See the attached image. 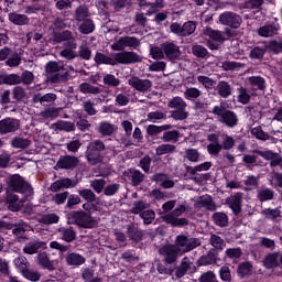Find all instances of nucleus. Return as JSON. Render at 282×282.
Here are the masks:
<instances>
[{
    "instance_id": "nucleus-51",
    "label": "nucleus",
    "mask_w": 282,
    "mask_h": 282,
    "mask_svg": "<svg viewBox=\"0 0 282 282\" xmlns=\"http://www.w3.org/2000/svg\"><path fill=\"white\" fill-rule=\"evenodd\" d=\"M170 109H186L188 105L184 101L182 97H174L170 102H169Z\"/></svg>"
},
{
    "instance_id": "nucleus-35",
    "label": "nucleus",
    "mask_w": 282,
    "mask_h": 282,
    "mask_svg": "<svg viewBox=\"0 0 282 282\" xmlns=\"http://www.w3.org/2000/svg\"><path fill=\"white\" fill-rule=\"evenodd\" d=\"M169 129H173V126H171V124H163V126L150 124L147 128V133H148V135H158V134L162 133V131H169Z\"/></svg>"
},
{
    "instance_id": "nucleus-46",
    "label": "nucleus",
    "mask_w": 282,
    "mask_h": 282,
    "mask_svg": "<svg viewBox=\"0 0 282 282\" xmlns=\"http://www.w3.org/2000/svg\"><path fill=\"white\" fill-rule=\"evenodd\" d=\"M163 142H178L180 141V131L177 130H171L165 131L161 138Z\"/></svg>"
},
{
    "instance_id": "nucleus-61",
    "label": "nucleus",
    "mask_w": 282,
    "mask_h": 282,
    "mask_svg": "<svg viewBox=\"0 0 282 282\" xmlns=\"http://www.w3.org/2000/svg\"><path fill=\"white\" fill-rule=\"evenodd\" d=\"M58 219L59 217L56 214H46L40 218V221L41 224H46L47 226H50L52 224H58Z\"/></svg>"
},
{
    "instance_id": "nucleus-33",
    "label": "nucleus",
    "mask_w": 282,
    "mask_h": 282,
    "mask_svg": "<svg viewBox=\"0 0 282 282\" xmlns=\"http://www.w3.org/2000/svg\"><path fill=\"white\" fill-rule=\"evenodd\" d=\"M257 197L259 202H272V199H274V191L268 187H262L258 191Z\"/></svg>"
},
{
    "instance_id": "nucleus-6",
    "label": "nucleus",
    "mask_w": 282,
    "mask_h": 282,
    "mask_svg": "<svg viewBox=\"0 0 282 282\" xmlns=\"http://www.w3.org/2000/svg\"><path fill=\"white\" fill-rule=\"evenodd\" d=\"M202 246V242L197 238H189L186 235H178L175 238L174 247L180 251L181 254H186L191 250H195Z\"/></svg>"
},
{
    "instance_id": "nucleus-39",
    "label": "nucleus",
    "mask_w": 282,
    "mask_h": 282,
    "mask_svg": "<svg viewBox=\"0 0 282 282\" xmlns=\"http://www.w3.org/2000/svg\"><path fill=\"white\" fill-rule=\"evenodd\" d=\"M185 100H197L202 97V90L195 87H187L183 93Z\"/></svg>"
},
{
    "instance_id": "nucleus-14",
    "label": "nucleus",
    "mask_w": 282,
    "mask_h": 282,
    "mask_svg": "<svg viewBox=\"0 0 282 282\" xmlns=\"http://www.w3.org/2000/svg\"><path fill=\"white\" fill-rule=\"evenodd\" d=\"M80 161L77 156L74 155H62L56 162V169L65 170V171H74Z\"/></svg>"
},
{
    "instance_id": "nucleus-30",
    "label": "nucleus",
    "mask_w": 282,
    "mask_h": 282,
    "mask_svg": "<svg viewBox=\"0 0 282 282\" xmlns=\"http://www.w3.org/2000/svg\"><path fill=\"white\" fill-rule=\"evenodd\" d=\"M58 232L61 234L63 241H66V243L76 241V230H74V228H59Z\"/></svg>"
},
{
    "instance_id": "nucleus-21",
    "label": "nucleus",
    "mask_w": 282,
    "mask_h": 282,
    "mask_svg": "<svg viewBox=\"0 0 282 282\" xmlns=\"http://www.w3.org/2000/svg\"><path fill=\"white\" fill-rule=\"evenodd\" d=\"M78 182H73L72 178H61L51 184L52 193H58L63 188H75Z\"/></svg>"
},
{
    "instance_id": "nucleus-8",
    "label": "nucleus",
    "mask_w": 282,
    "mask_h": 282,
    "mask_svg": "<svg viewBox=\"0 0 282 282\" xmlns=\"http://www.w3.org/2000/svg\"><path fill=\"white\" fill-rule=\"evenodd\" d=\"M159 254L163 257L164 263L167 265H175L177 259L182 256L174 245H165L159 249Z\"/></svg>"
},
{
    "instance_id": "nucleus-7",
    "label": "nucleus",
    "mask_w": 282,
    "mask_h": 282,
    "mask_svg": "<svg viewBox=\"0 0 282 282\" xmlns=\"http://www.w3.org/2000/svg\"><path fill=\"white\" fill-rule=\"evenodd\" d=\"M218 21L220 25H226L229 30H239L241 23H243L241 15L232 11L223 12L218 18Z\"/></svg>"
},
{
    "instance_id": "nucleus-27",
    "label": "nucleus",
    "mask_w": 282,
    "mask_h": 282,
    "mask_svg": "<svg viewBox=\"0 0 282 282\" xmlns=\"http://www.w3.org/2000/svg\"><path fill=\"white\" fill-rule=\"evenodd\" d=\"M217 94L220 98H230L232 96V86L226 80H220L217 85Z\"/></svg>"
},
{
    "instance_id": "nucleus-20",
    "label": "nucleus",
    "mask_w": 282,
    "mask_h": 282,
    "mask_svg": "<svg viewBox=\"0 0 282 282\" xmlns=\"http://www.w3.org/2000/svg\"><path fill=\"white\" fill-rule=\"evenodd\" d=\"M280 30L279 24L272 23V24H265L263 26H260L257 31L259 36H262V39H272V36L276 35Z\"/></svg>"
},
{
    "instance_id": "nucleus-19",
    "label": "nucleus",
    "mask_w": 282,
    "mask_h": 282,
    "mask_svg": "<svg viewBox=\"0 0 282 282\" xmlns=\"http://www.w3.org/2000/svg\"><path fill=\"white\" fill-rule=\"evenodd\" d=\"M194 208H206V210H217V204L213 202V197L210 195H204L197 198L194 203Z\"/></svg>"
},
{
    "instance_id": "nucleus-56",
    "label": "nucleus",
    "mask_w": 282,
    "mask_h": 282,
    "mask_svg": "<svg viewBox=\"0 0 282 282\" xmlns=\"http://www.w3.org/2000/svg\"><path fill=\"white\" fill-rule=\"evenodd\" d=\"M104 85H107V87H120V79L116 75L107 74L104 76Z\"/></svg>"
},
{
    "instance_id": "nucleus-43",
    "label": "nucleus",
    "mask_w": 282,
    "mask_h": 282,
    "mask_svg": "<svg viewBox=\"0 0 282 282\" xmlns=\"http://www.w3.org/2000/svg\"><path fill=\"white\" fill-rule=\"evenodd\" d=\"M30 144H32V141L21 137H15L11 141L13 149H28Z\"/></svg>"
},
{
    "instance_id": "nucleus-58",
    "label": "nucleus",
    "mask_w": 282,
    "mask_h": 282,
    "mask_svg": "<svg viewBox=\"0 0 282 282\" xmlns=\"http://www.w3.org/2000/svg\"><path fill=\"white\" fill-rule=\"evenodd\" d=\"M22 276H24V279H28V281H32V282L41 281V273L39 271H33V270H30V269H26L22 273Z\"/></svg>"
},
{
    "instance_id": "nucleus-26",
    "label": "nucleus",
    "mask_w": 282,
    "mask_h": 282,
    "mask_svg": "<svg viewBox=\"0 0 282 282\" xmlns=\"http://www.w3.org/2000/svg\"><path fill=\"white\" fill-rule=\"evenodd\" d=\"M8 19L10 23H13V25H30V18L25 14L11 12L8 14Z\"/></svg>"
},
{
    "instance_id": "nucleus-12",
    "label": "nucleus",
    "mask_w": 282,
    "mask_h": 282,
    "mask_svg": "<svg viewBox=\"0 0 282 282\" xmlns=\"http://www.w3.org/2000/svg\"><path fill=\"white\" fill-rule=\"evenodd\" d=\"M186 210V207L181 205L180 207H176L171 214L165 215L164 219L167 224H171L172 226H186L188 224V220L186 218H178L182 213Z\"/></svg>"
},
{
    "instance_id": "nucleus-47",
    "label": "nucleus",
    "mask_w": 282,
    "mask_h": 282,
    "mask_svg": "<svg viewBox=\"0 0 282 282\" xmlns=\"http://www.w3.org/2000/svg\"><path fill=\"white\" fill-rule=\"evenodd\" d=\"M161 120H166V113L162 111H152L147 115V122H160Z\"/></svg>"
},
{
    "instance_id": "nucleus-57",
    "label": "nucleus",
    "mask_w": 282,
    "mask_h": 282,
    "mask_svg": "<svg viewBox=\"0 0 282 282\" xmlns=\"http://www.w3.org/2000/svg\"><path fill=\"white\" fill-rule=\"evenodd\" d=\"M107 184V181L105 178H96L90 182L91 188L95 191V193H102L105 191V185Z\"/></svg>"
},
{
    "instance_id": "nucleus-42",
    "label": "nucleus",
    "mask_w": 282,
    "mask_h": 282,
    "mask_svg": "<svg viewBox=\"0 0 282 282\" xmlns=\"http://www.w3.org/2000/svg\"><path fill=\"white\" fill-rule=\"evenodd\" d=\"M185 160L197 164V162H202V153L197 149H188L185 151Z\"/></svg>"
},
{
    "instance_id": "nucleus-24",
    "label": "nucleus",
    "mask_w": 282,
    "mask_h": 282,
    "mask_svg": "<svg viewBox=\"0 0 282 282\" xmlns=\"http://www.w3.org/2000/svg\"><path fill=\"white\" fill-rule=\"evenodd\" d=\"M41 248L45 250L47 248V243H45V241L35 240L24 246L23 252L24 254H36Z\"/></svg>"
},
{
    "instance_id": "nucleus-2",
    "label": "nucleus",
    "mask_w": 282,
    "mask_h": 282,
    "mask_svg": "<svg viewBox=\"0 0 282 282\" xmlns=\"http://www.w3.org/2000/svg\"><path fill=\"white\" fill-rule=\"evenodd\" d=\"M212 113L218 118L221 124L228 127L229 129H235L239 124V117L232 110L226 109L224 104L215 106L212 110Z\"/></svg>"
},
{
    "instance_id": "nucleus-62",
    "label": "nucleus",
    "mask_w": 282,
    "mask_h": 282,
    "mask_svg": "<svg viewBox=\"0 0 282 282\" xmlns=\"http://www.w3.org/2000/svg\"><path fill=\"white\" fill-rule=\"evenodd\" d=\"M4 85H21V76L17 74H10L2 78Z\"/></svg>"
},
{
    "instance_id": "nucleus-59",
    "label": "nucleus",
    "mask_w": 282,
    "mask_h": 282,
    "mask_svg": "<svg viewBox=\"0 0 282 282\" xmlns=\"http://www.w3.org/2000/svg\"><path fill=\"white\" fill-rule=\"evenodd\" d=\"M223 143L220 144L221 149L225 151H230L235 147V139L228 134H223Z\"/></svg>"
},
{
    "instance_id": "nucleus-29",
    "label": "nucleus",
    "mask_w": 282,
    "mask_h": 282,
    "mask_svg": "<svg viewBox=\"0 0 282 282\" xmlns=\"http://www.w3.org/2000/svg\"><path fill=\"white\" fill-rule=\"evenodd\" d=\"M116 131V127L107 121L99 122L98 126V133L104 135V138H107L109 135H113V132Z\"/></svg>"
},
{
    "instance_id": "nucleus-38",
    "label": "nucleus",
    "mask_w": 282,
    "mask_h": 282,
    "mask_svg": "<svg viewBox=\"0 0 282 282\" xmlns=\"http://www.w3.org/2000/svg\"><path fill=\"white\" fill-rule=\"evenodd\" d=\"M128 175H130L133 186H140L144 182V174L140 170H129Z\"/></svg>"
},
{
    "instance_id": "nucleus-25",
    "label": "nucleus",
    "mask_w": 282,
    "mask_h": 282,
    "mask_svg": "<svg viewBox=\"0 0 282 282\" xmlns=\"http://www.w3.org/2000/svg\"><path fill=\"white\" fill-rule=\"evenodd\" d=\"M243 196L242 193H236L234 196L227 199V204L229 208L232 210L234 214L239 215L241 213V197Z\"/></svg>"
},
{
    "instance_id": "nucleus-3",
    "label": "nucleus",
    "mask_w": 282,
    "mask_h": 282,
    "mask_svg": "<svg viewBox=\"0 0 282 282\" xmlns=\"http://www.w3.org/2000/svg\"><path fill=\"white\" fill-rule=\"evenodd\" d=\"M107 147L105 142L99 139L91 141L86 151V158L91 166H96V164H100L102 162V151H105Z\"/></svg>"
},
{
    "instance_id": "nucleus-49",
    "label": "nucleus",
    "mask_w": 282,
    "mask_h": 282,
    "mask_svg": "<svg viewBox=\"0 0 282 282\" xmlns=\"http://www.w3.org/2000/svg\"><path fill=\"white\" fill-rule=\"evenodd\" d=\"M250 91H248L247 88H238V102H240V105H248V102H250Z\"/></svg>"
},
{
    "instance_id": "nucleus-36",
    "label": "nucleus",
    "mask_w": 282,
    "mask_h": 282,
    "mask_svg": "<svg viewBox=\"0 0 282 282\" xmlns=\"http://www.w3.org/2000/svg\"><path fill=\"white\" fill-rule=\"evenodd\" d=\"M248 83L253 89H265V79L261 76L248 77Z\"/></svg>"
},
{
    "instance_id": "nucleus-13",
    "label": "nucleus",
    "mask_w": 282,
    "mask_h": 282,
    "mask_svg": "<svg viewBox=\"0 0 282 282\" xmlns=\"http://www.w3.org/2000/svg\"><path fill=\"white\" fill-rule=\"evenodd\" d=\"M162 50L167 61H180L182 57V51H180V46L175 42H164Z\"/></svg>"
},
{
    "instance_id": "nucleus-34",
    "label": "nucleus",
    "mask_w": 282,
    "mask_h": 282,
    "mask_svg": "<svg viewBox=\"0 0 282 282\" xmlns=\"http://www.w3.org/2000/svg\"><path fill=\"white\" fill-rule=\"evenodd\" d=\"M88 17H91V13H89V8L86 6H79L75 10V20L80 23V21H87Z\"/></svg>"
},
{
    "instance_id": "nucleus-10",
    "label": "nucleus",
    "mask_w": 282,
    "mask_h": 282,
    "mask_svg": "<svg viewBox=\"0 0 282 282\" xmlns=\"http://www.w3.org/2000/svg\"><path fill=\"white\" fill-rule=\"evenodd\" d=\"M170 30L177 36H191V34H195V30H197V22L187 21L183 25L180 23H172Z\"/></svg>"
},
{
    "instance_id": "nucleus-16",
    "label": "nucleus",
    "mask_w": 282,
    "mask_h": 282,
    "mask_svg": "<svg viewBox=\"0 0 282 282\" xmlns=\"http://www.w3.org/2000/svg\"><path fill=\"white\" fill-rule=\"evenodd\" d=\"M53 41L55 43H63V41H68V47H72V50H76V47H78V44L76 43V37L72 34V31L68 30L61 33H54Z\"/></svg>"
},
{
    "instance_id": "nucleus-53",
    "label": "nucleus",
    "mask_w": 282,
    "mask_h": 282,
    "mask_svg": "<svg viewBox=\"0 0 282 282\" xmlns=\"http://www.w3.org/2000/svg\"><path fill=\"white\" fill-rule=\"evenodd\" d=\"M149 208V204L144 200H137L132 204L131 213L133 215H142V210H147Z\"/></svg>"
},
{
    "instance_id": "nucleus-40",
    "label": "nucleus",
    "mask_w": 282,
    "mask_h": 282,
    "mask_svg": "<svg viewBox=\"0 0 282 282\" xmlns=\"http://www.w3.org/2000/svg\"><path fill=\"white\" fill-rule=\"evenodd\" d=\"M79 91L82 94H93L94 96L100 94L102 90L97 87V86H94L89 83H83L79 85Z\"/></svg>"
},
{
    "instance_id": "nucleus-48",
    "label": "nucleus",
    "mask_w": 282,
    "mask_h": 282,
    "mask_svg": "<svg viewBox=\"0 0 282 282\" xmlns=\"http://www.w3.org/2000/svg\"><path fill=\"white\" fill-rule=\"evenodd\" d=\"M76 116L78 118L76 126L79 129V131H89L91 129V123L85 118H83V115L80 112L76 111Z\"/></svg>"
},
{
    "instance_id": "nucleus-9",
    "label": "nucleus",
    "mask_w": 282,
    "mask_h": 282,
    "mask_svg": "<svg viewBox=\"0 0 282 282\" xmlns=\"http://www.w3.org/2000/svg\"><path fill=\"white\" fill-rule=\"evenodd\" d=\"M205 34L216 43H224L225 41H230V39L236 36L235 31L230 28H225L224 31L214 30L213 28H207L205 30Z\"/></svg>"
},
{
    "instance_id": "nucleus-31",
    "label": "nucleus",
    "mask_w": 282,
    "mask_h": 282,
    "mask_svg": "<svg viewBox=\"0 0 282 282\" xmlns=\"http://www.w3.org/2000/svg\"><path fill=\"white\" fill-rule=\"evenodd\" d=\"M128 237L131 241H135V243H138V241H142L144 232L134 225H130L128 226Z\"/></svg>"
},
{
    "instance_id": "nucleus-11",
    "label": "nucleus",
    "mask_w": 282,
    "mask_h": 282,
    "mask_svg": "<svg viewBox=\"0 0 282 282\" xmlns=\"http://www.w3.org/2000/svg\"><path fill=\"white\" fill-rule=\"evenodd\" d=\"M126 47H140V40L135 36H122L111 45L115 52H122Z\"/></svg>"
},
{
    "instance_id": "nucleus-5",
    "label": "nucleus",
    "mask_w": 282,
    "mask_h": 282,
    "mask_svg": "<svg viewBox=\"0 0 282 282\" xmlns=\"http://www.w3.org/2000/svg\"><path fill=\"white\" fill-rule=\"evenodd\" d=\"M9 188L14 193H20L25 197H32L34 191L32 189V185L25 182L19 174H14L9 180Z\"/></svg>"
},
{
    "instance_id": "nucleus-18",
    "label": "nucleus",
    "mask_w": 282,
    "mask_h": 282,
    "mask_svg": "<svg viewBox=\"0 0 282 282\" xmlns=\"http://www.w3.org/2000/svg\"><path fill=\"white\" fill-rule=\"evenodd\" d=\"M19 127V120L17 119L6 118L0 120V133H14Z\"/></svg>"
},
{
    "instance_id": "nucleus-63",
    "label": "nucleus",
    "mask_w": 282,
    "mask_h": 282,
    "mask_svg": "<svg viewBox=\"0 0 282 282\" xmlns=\"http://www.w3.org/2000/svg\"><path fill=\"white\" fill-rule=\"evenodd\" d=\"M82 276L86 282H101L100 278H94L93 269H84L82 272Z\"/></svg>"
},
{
    "instance_id": "nucleus-22",
    "label": "nucleus",
    "mask_w": 282,
    "mask_h": 282,
    "mask_svg": "<svg viewBox=\"0 0 282 282\" xmlns=\"http://www.w3.org/2000/svg\"><path fill=\"white\" fill-rule=\"evenodd\" d=\"M264 268L267 270H272L274 268H279L281 265V253L280 252H274V253H269L264 257L262 261Z\"/></svg>"
},
{
    "instance_id": "nucleus-1",
    "label": "nucleus",
    "mask_w": 282,
    "mask_h": 282,
    "mask_svg": "<svg viewBox=\"0 0 282 282\" xmlns=\"http://www.w3.org/2000/svg\"><path fill=\"white\" fill-rule=\"evenodd\" d=\"M94 61L97 65H118V63L120 65H131L133 63H140L142 57H140L135 52L117 53L115 54V57L102 53H96Z\"/></svg>"
},
{
    "instance_id": "nucleus-52",
    "label": "nucleus",
    "mask_w": 282,
    "mask_h": 282,
    "mask_svg": "<svg viewBox=\"0 0 282 282\" xmlns=\"http://www.w3.org/2000/svg\"><path fill=\"white\" fill-rule=\"evenodd\" d=\"M251 135L256 138L257 140H262L265 142V140H270V134L263 131L261 127H254L251 129Z\"/></svg>"
},
{
    "instance_id": "nucleus-28",
    "label": "nucleus",
    "mask_w": 282,
    "mask_h": 282,
    "mask_svg": "<svg viewBox=\"0 0 282 282\" xmlns=\"http://www.w3.org/2000/svg\"><path fill=\"white\" fill-rule=\"evenodd\" d=\"M53 129L55 131H65L66 133H72V131H76V124L72 121L59 120L53 123Z\"/></svg>"
},
{
    "instance_id": "nucleus-55",
    "label": "nucleus",
    "mask_w": 282,
    "mask_h": 282,
    "mask_svg": "<svg viewBox=\"0 0 282 282\" xmlns=\"http://www.w3.org/2000/svg\"><path fill=\"white\" fill-rule=\"evenodd\" d=\"M197 80L205 87V89H213L217 84L213 78L204 75L197 76Z\"/></svg>"
},
{
    "instance_id": "nucleus-15",
    "label": "nucleus",
    "mask_w": 282,
    "mask_h": 282,
    "mask_svg": "<svg viewBox=\"0 0 282 282\" xmlns=\"http://www.w3.org/2000/svg\"><path fill=\"white\" fill-rule=\"evenodd\" d=\"M128 85L135 89V91H140L144 94V91H149L153 87V82L150 79H140L139 77L132 76L128 79Z\"/></svg>"
},
{
    "instance_id": "nucleus-54",
    "label": "nucleus",
    "mask_w": 282,
    "mask_h": 282,
    "mask_svg": "<svg viewBox=\"0 0 282 282\" xmlns=\"http://www.w3.org/2000/svg\"><path fill=\"white\" fill-rule=\"evenodd\" d=\"M176 147L169 143H163L156 148V155H166L167 153H173Z\"/></svg>"
},
{
    "instance_id": "nucleus-41",
    "label": "nucleus",
    "mask_w": 282,
    "mask_h": 282,
    "mask_svg": "<svg viewBox=\"0 0 282 282\" xmlns=\"http://www.w3.org/2000/svg\"><path fill=\"white\" fill-rule=\"evenodd\" d=\"M13 263L18 270H20L21 274H23L28 268H30V261L24 256H19L13 260Z\"/></svg>"
},
{
    "instance_id": "nucleus-23",
    "label": "nucleus",
    "mask_w": 282,
    "mask_h": 282,
    "mask_svg": "<svg viewBox=\"0 0 282 282\" xmlns=\"http://www.w3.org/2000/svg\"><path fill=\"white\" fill-rule=\"evenodd\" d=\"M37 265H41L44 270H50L51 272L56 270L54 267V261L50 259V254L45 251L37 253L36 256Z\"/></svg>"
},
{
    "instance_id": "nucleus-64",
    "label": "nucleus",
    "mask_w": 282,
    "mask_h": 282,
    "mask_svg": "<svg viewBox=\"0 0 282 282\" xmlns=\"http://www.w3.org/2000/svg\"><path fill=\"white\" fill-rule=\"evenodd\" d=\"M171 116L174 120H186V118H188V112L186 111V108H181L173 110Z\"/></svg>"
},
{
    "instance_id": "nucleus-44",
    "label": "nucleus",
    "mask_w": 282,
    "mask_h": 282,
    "mask_svg": "<svg viewBox=\"0 0 282 282\" xmlns=\"http://www.w3.org/2000/svg\"><path fill=\"white\" fill-rule=\"evenodd\" d=\"M215 261H216L215 252L208 251L206 254L202 256L197 260V263L198 265H213Z\"/></svg>"
},
{
    "instance_id": "nucleus-60",
    "label": "nucleus",
    "mask_w": 282,
    "mask_h": 282,
    "mask_svg": "<svg viewBox=\"0 0 282 282\" xmlns=\"http://www.w3.org/2000/svg\"><path fill=\"white\" fill-rule=\"evenodd\" d=\"M79 197H83L86 202H97L98 197L91 189H82L78 192Z\"/></svg>"
},
{
    "instance_id": "nucleus-17",
    "label": "nucleus",
    "mask_w": 282,
    "mask_h": 282,
    "mask_svg": "<svg viewBox=\"0 0 282 282\" xmlns=\"http://www.w3.org/2000/svg\"><path fill=\"white\" fill-rule=\"evenodd\" d=\"M193 269H195V264L192 262L191 258L184 257L181 260L180 265L176 267L175 269L176 279H182L186 276V273L188 272V270H193Z\"/></svg>"
},
{
    "instance_id": "nucleus-45",
    "label": "nucleus",
    "mask_w": 282,
    "mask_h": 282,
    "mask_svg": "<svg viewBox=\"0 0 282 282\" xmlns=\"http://www.w3.org/2000/svg\"><path fill=\"white\" fill-rule=\"evenodd\" d=\"M213 219L215 225L220 226V228H226V226H228V215H226V213H215Z\"/></svg>"
},
{
    "instance_id": "nucleus-50",
    "label": "nucleus",
    "mask_w": 282,
    "mask_h": 282,
    "mask_svg": "<svg viewBox=\"0 0 282 282\" xmlns=\"http://www.w3.org/2000/svg\"><path fill=\"white\" fill-rule=\"evenodd\" d=\"M209 241L213 248H216V250H224L226 248V241L215 234L210 235Z\"/></svg>"
},
{
    "instance_id": "nucleus-37",
    "label": "nucleus",
    "mask_w": 282,
    "mask_h": 282,
    "mask_svg": "<svg viewBox=\"0 0 282 282\" xmlns=\"http://www.w3.org/2000/svg\"><path fill=\"white\" fill-rule=\"evenodd\" d=\"M96 30V24H94V21L91 19H86L84 22L79 25L78 31L80 34H91Z\"/></svg>"
},
{
    "instance_id": "nucleus-4",
    "label": "nucleus",
    "mask_w": 282,
    "mask_h": 282,
    "mask_svg": "<svg viewBox=\"0 0 282 282\" xmlns=\"http://www.w3.org/2000/svg\"><path fill=\"white\" fill-rule=\"evenodd\" d=\"M69 219L79 228H96L98 220L87 212L77 210L69 214Z\"/></svg>"
},
{
    "instance_id": "nucleus-32",
    "label": "nucleus",
    "mask_w": 282,
    "mask_h": 282,
    "mask_svg": "<svg viewBox=\"0 0 282 282\" xmlns=\"http://www.w3.org/2000/svg\"><path fill=\"white\" fill-rule=\"evenodd\" d=\"M66 263L67 265H75V267L83 265V263H85V257L76 252L68 253L66 256Z\"/></svg>"
}]
</instances>
